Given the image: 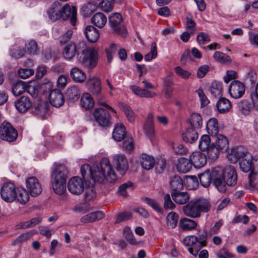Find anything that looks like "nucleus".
<instances>
[{
    "label": "nucleus",
    "instance_id": "f257e3e1",
    "mask_svg": "<svg viewBox=\"0 0 258 258\" xmlns=\"http://www.w3.org/2000/svg\"><path fill=\"white\" fill-rule=\"evenodd\" d=\"M117 179V176L109 160L106 158H102L100 165L93 168L89 180V186L93 185L96 182L103 183L105 179L109 182H113Z\"/></svg>",
    "mask_w": 258,
    "mask_h": 258
},
{
    "label": "nucleus",
    "instance_id": "f03ea898",
    "mask_svg": "<svg viewBox=\"0 0 258 258\" xmlns=\"http://www.w3.org/2000/svg\"><path fill=\"white\" fill-rule=\"evenodd\" d=\"M69 171L62 164H56L51 175V182L54 192L63 195L66 190V182L68 178Z\"/></svg>",
    "mask_w": 258,
    "mask_h": 258
},
{
    "label": "nucleus",
    "instance_id": "7ed1b4c3",
    "mask_svg": "<svg viewBox=\"0 0 258 258\" xmlns=\"http://www.w3.org/2000/svg\"><path fill=\"white\" fill-rule=\"evenodd\" d=\"M98 55L97 50L92 47H85L80 53H78V63L83 67L92 69L97 64Z\"/></svg>",
    "mask_w": 258,
    "mask_h": 258
},
{
    "label": "nucleus",
    "instance_id": "20e7f679",
    "mask_svg": "<svg viewBox=\"0 0 258 258\" xmlns=\"http://www.w3.org/2000/svg\"><path fill=\"white\" fill-rule=\"evenodd\" d=\"M211 172L213 185L219 191L225 192L226 190L225 171L222 167L218 166L212 168Z\"/></svg>",
    "mask_w": 258,
    "mask_h": 258
},
{
    "label": "nucleus",
    "instance_id": "39448f33",
    "mask_svg": "<svg viewBox=\"0 0 258 258\" xmlns=\"http://www.w3.org/2000/svg\"><path fill=\"white\" fill-rule=\"evenodd\" d=\"M122 18L119 13H114L109 17V24L112 32L124 37L126 36V30L124 26L121 24Z\"/></svg>",
    "mask_w": 258,
    "mask_h": 258
},
{
    "label": "nucleus",
    "instance_id": "423d86ee",
    "mask_svg": "<svg viewBox=\"0 0 258 258\" xmlns=\"http://www.w3.org/2000/svg\"><path fill=\"white\" fill-rule=\"evenodd\" d=\"M17 189L12 182H5L1 189L2 199L7 203H12L16 200Z\"/></svg>",
    "mask_w": 258,
    "mask_h": 258
},
{
    "label": "nucleus",
    "instance_id": "0eeeda50",
    "mask_svg": "<svg viewBox=\"0 0 258 258\" xmlns=\"http://www.w3.org/2000/svg\"><path fill=\"white\" fill-rule=\"evenodd\" d=\"M17 137V131L11 124L7 122H4L1 124L0 126V138L2 140L11 142L16 140Z\"/></svg>",
    "mask_w": 258,
    "mask_h": 258
},
{
    "label": "nucleus",
    "instance_id": "6e6552de",
    "mask_svg": "<svg viewBox=\"0 0 258 258\" xmlns=\"http://www.w3.org/2000/svg\"><path fill=\"white\" fill-rule=\"evenodd\" d=\"M95 121L101 126H108L111 123V115L106 109L96 108L93 113Z\"/></svg>",
    "mask_w": 258,
    "mask_h": 258
},
{
    "label": "nucleus",
    "instance_id": "1a4fd4ad",
    "mask_svg": "<svg viewBox=\"0 0 258 258\" xmlns=\"http://www.w3.org/2000/svg\"><path fill=\"white\" fill-rule=\"evenodd\" d=\"M248 153L243 146H239L233 148L227 155L228 160L231 163H235L243 159Z\"/></svg>",
    "mask_w": 258,
    "mask_h": 258
},
{
    "label": "nucleus",
    "instance_id": "9d476101",
    "mask_svg": "<svg viewBox=\"0 0 258 258\" xmlns=\"http://www.w3.org/2000/svg\"><path fill=\"white\" fill-rule=\"evenodd\" d=\"M26 185L28 191L32 197L39 195L42 191L41 184L39 180L34 176H31L26 180Z\"/></svg>",
    "mask_w": 258,
    "mask_h": 258
},
{
    "label": "nucleus",
    "instance_id": "9b49d317",
    "mask_svg": "<svg viewBox=\"0 0 258 258\" xmlns=\"http://www.w3.org/2000/svg\"><path fill=\"white\" fill-rule=\"evenodd\" d=\"M60 17L63 20L70 19L72 25L75 26L77 21V9L75 7H71L66 4L60 11Z\"/></svg>",
    "mask_w": 258,
    "mask_h": 258
},
{
    "label": "nucleus",
    "instance_id": "f8f14e48",
    "mask_svg": "<svg viewBox=\"0 0 258 258\" xmlns=\"http://www.w3.org/2000/svg\"><path fill=\"white\" fill-rule=\"evenodd\" d=\"M113 163L116 170L121 176H123L128 169V163L125 156L123 154L115 155L113 159Z\"/></svg>",
    "mask_w": 258,
    "mask_h": 258
},
{
    "label": "nucleus",
    "instance_id": "ddd939ff",
    "mask_svg": "<svg viewBox=\"0 0 258 258\" xmlns=\"http://www.w3.org/2000/svg\"><path fill=\"white\" fill-rule=\"evenodd\" d=\"M228 91L230 95L232 98L235 99L239 98L243 95L245 92V85L239 81H233L229 86Z\"/></svg>",
    "mask_w": 258,
    "mask_h": 258
},
{
    "label": "nucleus",
    "instance_id": "4468645a",
    "mask_svg": "<svg viewBox=\"0 0 258 258\" xmlns=\"http://www.w3.org/2000/svg\"><path fill=\"white\" fill-rule=\"evenodd\" d=\"M68 188L72 194L79 195L84 190L83 181L78 176L74 177L69 181Z\"/></svg>",
    "mask_w": 258,
    "mask_h": 258
},
{
    "label": "nucleus",
    "instance_id": "2eb2a0df",
    "mask_svg": "<svg viewBox=\"0 0 258 258\" xmlns=\"http://www.w3.org/2000/svg\"><path fill=\"white\" fill-rule=\"evenodd\" d=\"M87 86L88 90L95 96H100L102 92L101 82L97 77H92L88 79Z\"/></svg>",
    "mask_w": 258,
    "mask_h": 258
},
{
    "label": "nucleus",
    "instance_id": "dca6fc26",
    "mask_svg": "<svg viewBox=\"0 0 258 258\" xmlns=\"http://www.w3.org/2000/svg\"><path fill=\"white\" fill-rule=\"evenodd\" d=\"M50 103L54 107H59L64 102V99L62 92L58 89L50 91L49 94Z\"/></svg>",
    "mask_w": 258,
    "mask_h": 258
},
{
    "label": "nucleus",
    "instance_id": "f3484780",
    "mask_svg": "<svg viewBox=\"0 0 258 258\" xmlns=\"http://www.w3.org/2000/svg\"><path fill=\"white\" fill-rule=\"evenodd\" d=\"M182 211L186 216L192 218H199L201 216L195 200L190 201L183 206Z\"/></svg>",
    "mask_w": 258,
    "mask_h": 258
},
{
    "label": "nucleus",
    "instance_id": "a211bd4d",
    "mask_svg": "<svg viewBox=\"0 0 258 258\" xmlns=\"http://www.w3.org/2000/svg\"><path fill=\"white\" fill-rule=\"evenodd\" d=\"M32 103L30 98L23 96L15 102L16 109L21 113H25L32 106Z\"/></svg>",
    "mask_w": 258,
    "mask_h": 258
},
{
    "label": "nucleus",
    "instance_id": "6ab92c4d",
    "mask_svg": "<svg viewBox=\"0 0 258 258\" xmlns=\"http://www.w3.org/2000/svg\"><path fill=\"white\" fill-rule=\"evenodd\" d=\"M171 196L174 202L177 204L184 205L188 203L190 199L189 194L186 191H172Z\"/></svg>",
    "mask_w": 258,
    "mask_h": 258
},
{
    "label": "nucleus",
    "instance_id": "aec40b11",
    "mask_svg": "<svg viewBox=\"0 0 258 258\" xmlns=\"http://www.w3.org/2000/svg\"><path fill=\"white\" fill-rule=\"evenodd\" d=\"M225 184L228 186H232L237 183V174L235 168L229 166L225 170Z\"/></svg>",
    "mask_w": 258,
    "mask_h": 258
},
{
    "label": "nucleus",
    "instance_id": "412c9836",
    "mask_svg": "<svg viewBox=\"0 0 258 258\" xmlns=\"http://www.w3.org/2000/svg\"><path fill=\"white\" fill-rule=\"evenodd\" d=\"M197 237V244L198 247L196 250H193L191 248L189 249L188 251L194 256H196L199 250L201 248L206 245V241L207 239V232L205 231H203L199 233Z\"/></svg>",
    "mask_w": 258,
    "mask_h": 258
},
{
    "label": "nucleus",
    "instance_id": "4be33fe9",
    "mask_svg": "<svg viewBox=\"0 0 258 258\" xmlns=\"http://www.w3.org/2000/svg\"><path fill=\"white\" fill-rule=\"evenodd\" d=\"M190 159L196 168L203 167L207 163L205 156L199 152L192 153L190 156Z\"/></svg>",
    "mask_w": 258,
    "mask_h": 258
},
{
    "label": "nucleus",
    "instance_id": "5701e85b",
    "mask_svg": "<svg viewBox=\"0 0 258 258\" xmlns=\"http://www.w3.org/2000/svg\"><path fill=\"white\" fill-rule=\"evenodd\" d=\"M85 34L88 41L92 43L97 41L100 36L98 30L91 25L87 26L86 27Z\"/></svg>",
    "mask_w": 258,
    "mask_h": 258
},
{
    "label": "nucleus",
    "instance_id": "b1692460",
    "mask_svg": "<svg viewBox=\"0 0 258 258\" xmlns=\"http://www.w3.org/2000/svg\"><path fill=\"white\" fill-rule=\"evenodd\" d=\"M104 216V214L101 211L91 212L83 216L80 219V221L84 223H92L102 219Z\"/></svg>",
    "mask_w": 258,
    "mask_h": 258
},
{
    "label": "nucleus",
    "instance_id": "393cba45",
    "mask_svg": "<svg viewBox=\"0 0 258 258\" xmlns=\"http://www.w3.org/2000/svg\"><path fill=\"white\" fill-rule=\"evenodd\" d=\"M144 129L145 134L149 138L152 139L153 138L155 134V131L154 128L153 115L152 114L150 113L148 115Z\"/></svg>",
    "mask_w": 258,
    "mask_h": 258
},
{
    "label": "nucleus",
    "instance_id": "a878e982",
    "mask_svg": "<svg viewBox=\"0 0 258 258\" xmlns=\"http://www.w3.org/2000/svg\"><path fill=\"white\" fill-rule=\"evenodd\" d=\"M77 53V47L76 44L73 42L67 43L63 49V56L68 60H71L76 55Z\"/></svg>",
    "mask_w": 258,
    "mask_h": 258
},
{
    "label": "nucleus",
    "instance_id": "bb28decb",
    "mask_svg": "<svg viewBox=\"0 0 258 258\" xmlns=\"http://www.w3.org/2000/svg\"><path fill=\"white\" fill-rule=\"evenodd\" d=\"M49 105L47 102H41L34 106L33 108V113L41 118H44L49 110Z\"/></svg>",
    "mask_w": 258,
    "mask_h": 258
},
{
    "label": "nucleus",
    "instance_id": "cd10ccee",
    "mask_svg": "<svg viewBox=\"0 0 258 258\" xmlns=\"http://www.w3.org/2000/svg\"><path fill=\"white\" fill-rule=\"evenodd\" d=\"M215 137H216L215 145L218 149L222 153L226 152L229 148V142L227 138L221 134H218Z\"/></svg>",
    "mask_w": 258,
    "mask_h": 258
},
{
    "label": "nucleus",
    "instance_id": "c85d7f7f",
    "mask_svg": "<svg viewBox=\"0 0 258 258\" xmlns=\"http://www.w3.org/2000/svg\"><path fill=\"white\" fill-rule=\"evenodd\" d=\"M94 100L93 98L88 93H84L81 97L80 105L85 110H90L94 106Z\"/></svg>",
    "mask_w": 258,
    "mask_h": 258
},
{
    "label": "nucleus",
    "instance_id": "c756f323",
    "mask_svg": "<svg viewBox=\"0 0 258 258\" xmlns=\"http://www.w3.org/2000/svg\"><path fill=\"white\" fill-rule=\"evenodd\" d=\"M192 166L190 159L181 158L178 160L176 167L178 172L185 173L190 171Z\"/></svg>",
    "mask_w": 258,
    "mask_h": 258
},
{
    "label": "nucleus",
    "instance_id": "7c9ffc66",
    "mask_svg": "<svg viewBox=\"0 0 258 258\" xmlns=\"http://www.w3.org/2000/svg\"><path fill=\"white\" fill-rule=\"evenodd\" d=\"M197 223L187 218H181L179 220V227L183 231H191L196 229L197 226Z\"/></svg>",
    "mask_w": 258,
    "mask_h": 258
},
{
    "label": "nucleus",
    "instance_id": "2f4dec72",
    "mask_svg": "<svg viewBox=\"0 0 258 258\" xmlns=\"http://www.w3.org/2000/svg\"><path fill=\"white\" fill-rule=\"evenodd\" d=\"M140 162L142 167L147 170L153 168L155 165L154 157L146 154H141Z\"/></svg>",
    "mask_w": 258,
    "mask_h": 258
},
{
    "label": "nucleus",
    "instance_id": "473e14b6",
    "mask_svg": "<svg viewBox=\"0 0 258 258\" xmlns=\"http://www.w3.org/2000/svg\"><path fill=\"white\" fill-rule=\"evenodd\" d=\"M191 128L198 130L203 126V119L201 115L197 113H192L188 119Z\"/></svg>",
    "mask_w": 258,
    "mask_h": 258
},
{
    "label": "nucleus",
    "instance_id": "72a5a7b5",
    "mask_svg": "<svg viewBox=\"0 0 258 258\" xmlns=\"http://www.w3.org/2000/svg\"><path fill=\"white\" fill-rule=\"evenodd\" d=\"M206 129L211 136H215L218 134L219 127L217 120L215 118L209 119L207 122Z\"/></svg>",
    "mask_w": 258,
    "mask_h": 258
},
{
    "label": "nucleus",
    "instance_id": "f704fd0d",
    "mask_svg": "<svg viewBox=\"0 0 258 258\" xmlns=\"http://www.w3.org/2000/svg\"><path fill=\"white\" fill-rule=\"evenodd\" d=\"M126 132L123 125L117 124L113 132L112 137L117 142L122 141L125 137Z\"/></svg>",
    "mask_w": 258,
    "mask_h": 258
},
{
    "label": "nucleus",
    "instance_id": "c9c22d12",
    "mask_svg": "<svg viewBox=\"0 0 258 258\" xmlns=\"http://www.w3.org/2000/svg\"><path fill=\"white\" fill-rule=\"evenodd\" d=\"M132 91L137 95L141 97L152 98L156 95V93L145 89H142L137 86L131 87Z\"/></svg>",
    "mask_w": 258,
    "mask_h": 258
},
{
    "label": "nucleus",
    "instance_id": "e433bc0d",
    "mask_svg": "<svg viewBox=\"0 0 258 258\" xmlns=\"http://www.w3.org/2000/svg\"><path fill=\"white\" fill-rule=\"evenodd\" d=\"M198 138V134L197 131L192 128H188L185 133L182 135V138L185 142L192 143Z\"/></svg>",
    "mask_w": 258,
    "mask_h": 258
},
{
    "label": "nucleus",
    "instance_id": "4c0bfd02",
    "mask_svg": "<svg viewBox=\"0 0 258 258\" xmlns=\"http://www.w3.org/2000/svg\"><path fill=\"white\" fill-rule=\"evenodd\" d=\"M253 105L246 100H241L237 103V108L241 113L248 115L251 112Z\"/></svg>",
    "mask_w": 258,
    "mask_h": 258
},
{
    "label": "nucleus",
    "instance_id": "58836bf2",
    "mask_svg": "<svg viewBox=\"0 0 258 258\" xmlns=\"http://www.w3.org/2000/svg\"><path fill=\"white\" fill-rule=\"evenodd\" d=\"M197 205L199 211L201 214L202 212L207 213L209 212L211 208L210 202L206 199L199 198L195 200Z\"/></svg>",
    "mask_w": 258,
    "mask_h": 258
},
{
    "label": "nucleus",
    "instance_id": "ea45409f",
    "mask_svg": "<svg viewBox=\"0 0 258 258\" xmlns=\"http://www.w3.org/2000/svg\"><path fill=\"white\" fill-rule=\"evenodd\" d=\"M71 76L76 82L82 83L86 79L85 73L78 68L74 67L71 71Z\"/></svg>",
    "mask_w": 258,
    "mask_h": 258
},
{
    "label": "nucleus",
    "instance_id": "a19ab883",
    "mask_svg": "<svg viewBox=\"0 0 258 258\" xmlns=\"http://www.w3.org/2000/svg\"><path fill=\"white\" fill-rule=\"evenodd\" d=\"M60 11L59 3L53 4L51 8L47 11V14L49 19L53 21H55L60 18Z\"/></svg>",
    "mask_w": 258,
    "mask_h": 258
},
{
    "label": "nucleus",
    "instance_id": "79ce46f5",
    "mask_svg": "<svg viewBox=\"0 0 258 258\" xmlns=\"http://www.w3.org/2000/svg\"><path fill=\"white\" fill-rule=\"evenodd\" d=\"M107 22L106 16L102 13H96L91 18V22L99 28H102Z\"/></svg>",
    "mask_w": 258,
    "mask_h": 258
},
{
    "label": "nucleus",
    "instance_id": "37998d69",
    "mask_svg": "<svg viewBox=\"0 0 258 258\" xmlns=\"http://www.w3.org/2000/svg\"><path fill=\"white\" fill-rule=\"evenodd\" d=\"M251 156L248 154L239 162L240 169L244 172H251Z\"/></svg>",
    "mask_w": 258,
    "mask_h": 258
},
{
    "label": "nucleus",
    "instance_id": "c03bdc74",
    "mask_svg": "<svg viewBox=\"0 0 258 258\" xmlns=\"http://www.w3.org/2000/svg\"><path fill=\"white\" fill-rule=\"evenodd\" d=\"M216 107L220 113H224L230 110L231 104L228 99L222 97L218 101Z\"/></svg>",
    "mask_w": 258,
    "mask_h": 258
},
{
    "label": "nucleus",
    "instance_id": "a18cd8bd",
    "mask_svg": "<svg viewBox=\"0 0 258 258\" xmlns=\"http://www.w3.org/2000/svg\"><path fill=\"white\" fill-rule=\"evenodd\" d=\"M170 185L172 191L181 190L183 187V181L178 175H174L171 177Z\"/></svg>",
    "mask_w": 258,
    "mask_h": 258
},
{
    "label": "nucleus",
    "instance_id": "49530a36",
    "mask_svg": "<svg viewBox=\"0 0 258 258\" xmlns=\"http://www.w3.org/2000/svg\"><path fill=\"white\" fill-rule=\"evenodd\" d=\"M80 96L79 89L75 86L70 87L66 91V96L68 99L71 101L78 100Z\"/></svg>",
    "mask_w": 258,
    "mask_h": 258
},
{
    "label": "nucleus",
    "instance_id": "de8ad7c7",
    "mask_svg": "<svg viewBox=\"0 0 258 258\" xmlns=\"http://www.w3.org/2000/svg\"><path fill=\"white\" fill-rule=\"evenodd\" d=\"M211 177V172L210 170H207L199 175V178L201 185L204 187H208L212 181Z\"/></svg>",
    "mask_w": 258,
    "mask_h": 258
},
{
    "label": "nucleus",
    "instance_id": "09e8293b",
    "mask_svg": "<svg viewBox=\"0 0 258 258\" xmlns=\"http://www.w3.org/2000/svg\"><path fill=\"white\" fill-rule=\"evenodd\" d=\"M93 168H91L89 165L85 164L81 167V173L84 181L89 184V180L92 173Z\"/></svg>",
    "mask_w": 258,
    "mask_h": 258
},
{
    "label": "nucleus",
    "instance_id": "8fccbe9b",
    "mask_svg": "<svg viewBox=\"0 0 258 258\" xmlns=\"http://www.w3.org/2000/svg\"><path fill=\"white\" fill-rule=\"evenodd\" d=\"M29 195L28 190H26L23 188H18L17 189L16 200L21 204H24L29 201Z\"/></svg>",
    "mask_w": 258,
    "mask_h": 258
},
{
    "label": "nucleus",
    "instance_id": "3c124183",
    "mask_svg": "<svg viewBox=\"0 0 258 258\" xmlns=\"http://www.w3.org/2000/svg\"><path fill=\"white\" fill-rule=\"evenodd\" d=\"M197 239H198L197 236L194 235L186 236L184 239V244L186 246L189 247L188 248V250L190 248L194 250L197 249V248L198 247V245L197 244Z\"/></svg>",
    "mask_w": 258,
    "mask_h": 258
},
{
    "label": "nucleus",
    "instance_id": "603ef678",
    "mask_svg": "<svg viewBox=\"0 0 258 258\" xmlns=\"http://www.w3.org/2000/svg\"><path fill=\"white\" fill-rule=\"evenodd\" d=\"M210 92L214 97L221 96L222 92V83L218 81L213 82L211 84Z\"/></svg>",
    "mask_w": 258,
    "mask_h": 258
},
{
    "label": "nucleus",
    "instance_id": "864d4df0",
    "mask_svg": "<svg viewBox=\"0 0 258 258\" xmlns=\"http://www.w3.org/2000/svg\"><path fill=\"white\" fill-rule=\"evenodd\" d=\"M26 86L24 82L19 81L15 82L12 88V92L15 96L21 95L25 90Z\"/></svg>",
    "mask_w": 258,
    "mask_h": 258
},
{
    "label": "nucleus",
    "instance_id": "5fc2aeb1",
    "mask_svg": "<svg viewBox=\"0 0 258 258\" xmlns=\"http://www.w3.org/2000/svg\"><path fill=\"white\" fill-rule=\"evenodd\" d=\"M211 139L209 135H204L201 136L199 141V147L202 151H205V150L208 149V147L211 145Z\"/></svg>",
    "mask_w": 258,
    "mask_h": 258
},
{
    "label": "nucleus",
    "instance_id": "6e6d98bb",
    "mask_svg": "<svg viewBox=\"0 0 258 258\" xmlns=\"http://www.w3.org/2000/svg\"><path fill=\"white\" fill-rule=\"evenodd\" d=\"M205 151H207L208 156L212 160L217 159L219 155L220 152H221L214 143L212 144L208 147V149L205 150Z\"/></svg>",
    "mask_w": 258,
    "mask_h": 258
},
{
    "label": "nucleus",
    "instance_id": "4d7b16f0",
    "mask_svg": "<svg viewBox=\"0 0 258 258\" xmlns=\"http://www.w3.org/2000/svg\"><path fill=\"white\" fill-rule=\"evenodd\" d=\"M167 224L172 228H175L178 220V215L175 212H171L166 217Z\"/></svg>",
    "mask_w": 258,
    "mask_h": 258
},
{
    "label": "nucleus",
    "instance_id": "13d9d810",
    "mask_svg": "<svg viewBox=\"0 0 258 258\" xmlns=\"http://www.w3.org/2000/svg\"><path fill=\"white\" fill-rule=\"evenodd\" d=\"M120 107L124 112L128 120L131 122H134L135 121L134 113L131 107L124 103H121Z\"/></svg>",
    "mask_w": 258,
    "mask_h": 258
},
{
    "label": "nucleus",
    "instance_id": "bf43d9fd",
    "mask_svg": "<svg viewBox=\"0 0 258 258\" xmlns=\"http://www.w3.org/2000/svg\"><path fill=\"white\" fill-rule=\"evenodd\" d=\"M41 222V219L39 217H35L32 218V219L20 223L19 225L20 227L22 228H27L29 227H32L36 225L39 224Z\"/></svg>",
    "mask_w": 258,
    "mask_h": 258
},
{
    "label": "nucleus",
    "instance_id": "052dcab7",
    "mask_svg": "<svg viewBox=\"0 0 258 258\" xmlns=\"http://www.w3.org/2000/svg\"><path fill=\"white\" fill-rule=\"evenodd\" d=\"M213 56L216 61L221 63L231 61L230 58L228 55L220 51H216Z\"/></svg>",
    "mask_w": 258,
    "mask_h": 258
},
{
    "label": "nucleus",
    "instance_id": "680f3d73",
    "mask_svg": "<svg viewBox=\"0 0 258 258\" xmlns=\"http://www.w3.org/2000/svg\"><path fill=\"white\" fill-rule=\"evenodd\" d=\"M113 3L111 0H102L99 3V7L105 12H109L112 11L113 7Z\"/></svg>",
    "mask_w": 258,
    "mask_h": 258
},
{
    "label": "nucleus",
    "instance_id": "e2e57ef3",
    "mask_svg": "<svg viewBox=\"0 0 258 258\" xmlns=\"http://www.w3.org/2000/svg\"><path fill=\"white\" fill-rule=\"evenodd\" d=\"M20 78L26 79L34 74V71L32 69L21 68L18 71Z\"/></svg>",
    "mask_w": 258,
    "mask_h": 258
},
{
    "label": "nucleus",
    "instance_id": "0e129e2a",
    "mask_svg": "<svg viewBox=\"0 0 258 258\" xmlns=\"http://www.w3.org/2000/svg\"><path fill=\"white\" fill-rule=\"evenodd\" d=\"M143 201L154 209L156 212L159 213L162 211L158 203L154 200L148 198H145L143 199Z\"/></svg>",
    "mask_w": 258,
    "mask_h": 258
},
{
    "label": "nucleus",
    "instance_id": "69168bd1",
    "mask_svg": "<svg viewBox=\"0 0 258 258\" xmlns=\"http://www.w3.org/2000/svg\"><path fill=\"white\" fill-rule=\"evenodd\" d=\"M96 8L95 5L88 3L87 5L82 7L81 12L84 15L88 16L95 11Z\"/></svg>",
    "mask_w": 258,
    "mask_h": 258
},
{
    "label": "nucleus",
    "instance_id": "338daca9",
    "mask_svg": "<svg viewBox=\"0 0 258 258\" xmlns=\"http://www.w3.org/2000/svg\"><path fill=\"white\" fill-rule=\"evenodd\" d=\"M216 255L218 258H232L233 256V254L225 247L220 249L216 253Z\"/></svg>",
    "mask_w": 258,
    "mask_h": 258
},
{
    "label": "nucleus",
    "instance_id": "774afa93",
    "mask_svg": "<svg viewBox=\"0 0 258 258\" xmlns=\"http://www.w3.org/2000/svg\"><path fill=\"white\" fill-rule=\"evenodd\" d=\"M250 97L253 107L258 110V83L255 86L254 91L251 93Z\"/></svg>",
    "mask_w": 258,
    "mask_h": 258
}]
</instances>
